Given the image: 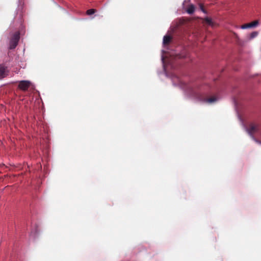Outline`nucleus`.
<instances>
[{"label":"nucleus","mask_w":261,"mask_h":261,"mask_svg":"<svg viewBox=\"0 0 261 261\" xmlns=\"http://www.w3.org/2000/svg\"><path fill=\"white\" fill-rule=\"evenodd\" d=\"M192 95L199 101L203 102L211 103L217 100L215 97L207 98L204 94L195 90L192 91Z\"/></svg>","instance_id":"nucleus-1"},{"label":"nucleus","mask_w":261,"mask_h":261,"mask_svg":"<svg viewBox=\"0 0 261 261\" xmlns=\"http://www.w3.org/2000/svg\"><path fill=\"white\" fill-rule=\"evenodd\" d=\"M20 39V33L19 32H15L11 34L9 42V48L14 49L17 45Z\"/></svg>","instance_id":"nucleus-2"},{"label":"nucleus","mask_w":261,"mask_h":261,"mask_svg":"<svg viewBox=\"0 0 261 261\" xmlns=\"http://www.w3.org/2000/svg\"><path fill=\"white\" fill-rule=\"evenodd\" d=\"M248 133L253 136V134L257 133L259 135L261 136V128L260 125L258 123H251L249 125L248 128L247 129Z\"/></svg>","instance_id":"nucleus-3"},{"label":"nucleus","mask_w":261,"mask_h":261,"mask_svg":"<svg viewBox=\"0 0 261 261\" xmlns=\"http://www.w3.org/2000/svg\"><path fill=\"white\" fill-rule=\"evenodd\" d=\"M259 24V21L256 20L250 23H245L241 26L242 29H247L249 28H253L256 27Z\"/></svg>","instance_id":"nucleus-4"},{"label":"nucleus","mask_w":261,"mask_h":261,"mask_svg":"<svg viewBox=\"0 0 261 261\" xmlns=\"http://www.w3.org/2000/svg\"><path fill=\"white\" fill-rule=\"evenodd\" d=\"M31 85V83L28 81H21L19 82L18 88L23 90L26 91L28 89Z\"/></svg>","instance_id":"nucleus-5"},{"label":"nucleus","mask_w":261,"mask_h":261,"mask_svg":"<svg viewBox=\"0 0 261 261\" xmlns=\"http://www.w3.org/2000/svg\"><path fill=\"white\" fill-rule=\"evenodd\" d=\"M7 67L3 64H0V79H3L7 75Z\"/></svg>","instance_id":"nucleus-6"},{"label":"nucleus","mask_w":261,"mask_h":261,"mask_svg":"<svg viewBox=\"0 0 261 261\" xmlns=\"http://www.w3.org/2000/svg\"><path fill=\"white\" fill-rule=\"evenodd\" d=\"M172 38L170 35H165L163 38V44L164 45H168L171 41Z\"/></svg>","instance_id":"nucleus-7"},{"label":"nucleus","mask_w":261,"mask_h":261,"mask_svg":"<svg viewBox=\"0 0 261 261\" xmlns=\"http://www.w3.org/2000/svg\"><path fill=\"white\" fill-rule=\"evenodd\" d=\"M203 23L212 27H213L214 25V23L212 19L208 17H206L203 19Z\"/></svg>","instance_id":"nucleus-8"},{"label":"nucleus","mask_w":261,"mask_h":261,"mask_svg":"<svg viewBox=\"0 0 261 261\" xmlns=\"http://www.w3.org/2000/svg\"><path fill=\"white\" fill-rule=\"evenodd\" d=\"M195 11V7L193 4H191L189 6L187 12L188 13L191 14H193Z\"/></svg>","instance_id":"nucleus-9"},{"label":"nucleus","mask_w":261,"mask_h":261,"mask_svg":"<svg viewBox=\"0 0 261 261\" xmlns=\"http://www.w3.org/2000/svg\"><path fill=\"white\" fill-rule=\"evenodd\" d=\"M258 35V32H252L249 36V39L251 40L253 39L254 38L256 37Z\"/></svg>","instance_id":"nucleus-10"},{"label":"nucleus","mask_w":261,"mask_h":261,"mask_svg":"<svg viewBox=\"0 0 261 261\" xmlns=\"http://www.w3.org/2000/svg\"><path fill=\"white\" fill-rule=\"evenodd\" d=\"M96 12V10L94 9H90L86 11V14L88 15L93 14Z\"/></svg>","instance_id":"nucleus-11"},{"label":"nucleus","mask_w":261,"mask_h":261,"mask_svg":"<svg viewBox=\"0 0 261 261\" xmlns=\"http://www.w3.org/2000/svg\"><path fill=\"white\" fill-rule=\"evenodd\" d=\"M199 7H200V8L201 10L203 12H204V13H206V11H205V10H204V7H203V5L202 4H200L199 5Z\"/></svg>","instance_id":"nucleus-12"},{"label":"nucleus","mask_w":261,"mask_h":261,"mask_svg":"<svg viewBox=\"0 0 261 261\" xmlns=\"http://www.w3.org/2000/svg\"><path fill=\"white\" fill-rule=\"evenodd\" d=\"M255 141H256V142H257V143H259V144H261V142H260V141H258V140H255Z\"/></svg>","instance_id":"nucleus-13"}]
</instances>
